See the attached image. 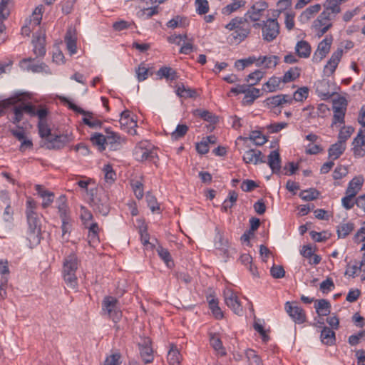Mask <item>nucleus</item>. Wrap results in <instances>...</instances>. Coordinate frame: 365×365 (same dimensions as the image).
I'll use <instances>...</instances> for the list:
<instances>
[{"label": "nucleus", "instance_id": "nucleus-57", "mask_svg": "<svg viewBox=\"0 0 365 365\" xmlns=\"http://www.w3.org/2000/svg\"><path fill=\"white\" fill-rule=\"evenodd\" d=\"M264 75V71L261 70H256L247 76L246 81L248 83H250L249 85L253 86L260 81V80L263 78Z\"/></svg>", "mask_w": 365, "mask_h": 365}, {"label": "nucleus", "instance_id": "nucleus-50", "mask_svg": "<svg viewBox=\"0 0 365 365\" xmlns=\"http://www.w3.org/2000/svg\"><path fill=\"white\" fill-rule=\"evenodd\" d=\"M91 141L93 145L98 146V149L101 151H103L106 149V135L101 133H96L91 137Z\"/></svg>", "mask_w": 365, "mask_h": 365}, {"label": "nucleus", "instance_id": "nucleus-62", "mask_svg": "<svg viewBox=\"0 0 365 365\" xmlns=\"http://www.w3.org/2000/svg\"><path fill=\"white\" fill-rule=\"evenodd\" d=\"M309 89L307 87H301L298 88L293 95L292 101L294 100L296 101H303L308 97Z\"/></svg>", "mask_w": 365, "mask_h": 365}, {"label": "nucleus", "instance_id": "nucleus-37", "mask_svg": "<svg viewBox=\"0 0 365 365\" xmlns=\"http://www.w3.org/2000/svg\"><path fill=\"white\" fill-rule=\"evenodd\" d=\"M32 41L34 45V53L36 56H43L46 53V48L44 46L45 38L41 36H34Z\"/></svg>", "mask_w": 365, "mask_h": 365}, {"label": "nucleus", "instance_id": "nucleus-52", "mask_svg": "<svg viewBox=\"0 0 365 365\" xmlns=\"http://www.w3.org/2000/svg\"><path fill=\"white\" fill-rule=\"evenodd\" d=\"M103 172L104 173L105 181L107 183L111 184L116 180V173L111 165H105L103 168Z\"/></svg>", "mask_w": 365, "mask_h": 365}, {"label": "nucleus", "instance_id": "nucleus-21", "mask_svg": "<svg viewBox=\"0 0 365 365\" xmlns=\"http://www.w3.org/2000/svg\"><path fill=\"white\" fill-rule=\"evenodd\" d=\"M272 173L279 175L281 172V157L278 150H272L266 161Z\"/></svg>", "mask_w": 365, "mask_h": 365}, {"label": "nucleus", "instance_id": "nucleus-23", "mask_svg": "<svg viewBox=\"0 0 365 365\" xmlns=\"http://www.w3.org/2000/svg\"><path fill=\"white\" fill-rule=\"evenodd\" d=\"M343 2L341 0H327L324 4V11L322 13H326V15L330 16L331 18L334 19L335 16L340 13V5Z\"/></svg>", "mask_w": 365, "mask_h": 365}, {"label": "nucleus", "instance_id": "nucleus-14", "mask_svg": "<svg viewBox=\"0 0 365 365\" xmlns=\"http://www.w3.org/2000/svg\"><path fill=\"white\" fill-rule=\"evenodd\" d=\"M120 128L131 135L136 134L135 128L137 127V121L134 118V115L128 110L123 111L120 114L119 120Z\"/></svg>", "mask_w": 365, "mask_h": 365}, {"label": "nucleus", "instance_id": "nucleus-43", "mask_svg": "<svg viewBox=\"0 0 365 365\" xmlns=\"http://www.w3.org/2000/svg\"><path fill=\"white\" fill-rule=\"evenodd\" d=\"M282 78L272 76L262 86V90L267 92H274L279 88Z\"/></svg>", "mask_w": 365, "mask_h": 365}, {"label": "nucleus", "instance_id": "nucleus-20", "mask_svg": "<svg viewBox=\"0 0 365 365\" xmlns=\"http://www.w3.org/2000/svg\"><path fill=\"white\" fill-rule=\"evenodd\" d=\"M106 144L110 146L112 150H118L120 145L125 141L124 138L118 133L113 132L110 128L106 129Z\"/></svg>", "mask_w": 365, "mask_h": 365}, {"label": "nucleus", "instance_id": "nucleus-12", "mask_svg": "<svg viewBox=\"0 0 365 365\" xmlns=\"http://www.w3.org/2000/svg\"><path fill=\"white\" fill-rule=\"evenodd\" d=\"M68 103L69 108H71V110H73V111H75L76 113H81V114H83L85 115V117L83 118V122L86 125H88V127H90L91 128H94V129H97V128H99L101 127L102 122L100 120L95 118L93 116L92 113L85 111L83 108L77 106L76 105H75L74 103H73L70 101H68Z\"/></svg>", "mask_w": 365, "mask_h": 365}, {"label": "nucleus", "instance_id": "nucleus-53", "mask_svg": "<svg viewBox=\"0 0 365 365\" xmlns=\"http://www.w3.org/2000/svg\"><path fill=\"white\" fill-rule=\"evenodd\" d=\"M27 70L31 71L33 73H45L46 74L51 73L48 66L44 63H30L27 66Z\"/></svg>", "mask_w": 365, "mask_h": 365}, {"label": "nucleus", "instance_id": "nucleus-44", "mask_svg": "<svg viewBox=\"0 0 365 365\" xmlns=\"http://www.w3.org/2000/svg\"><path fill=\"white\" fill-rule=\"evenodd\" d=\"M237 197L238 194L235 191H230L227 197L224 200L222 205V211L226 212L229 209L232 208L236 203Z\"/></svg>", "mask_w": 365, "mask_h": 365}, {"label": "nucleus", "instance_id": "nucleus-47", "mask_svg": "<svg viewBox=\"0 0 365 365\" xmlns=\"http://www.w3.org/2000/svg\"><path fill=\"white\" fill-rule=\"evenodd\" d=\"M181 360L180 351L175 346L171 345L170 349L168 353V361L171 365H178Z\"/></svg>", "mask_w": 365, "mask_h": 365}, {"label": "nucleus", "instance_id": "nucleus-58", "mask_svg": "<svg viewBox=\"0 0 365 365\" xmlns=\"http://www.w3.org/2000/svg\"><path fill=\"white\" fill-rule=\"evenodd\" d=\"M187 19L181 16H175L167 23V26L170 29H175L177 27H183L187 24Z\"/></svg>", "mask_w": 365, "mask_h": 365}, {"label": "nucleus", "instance_id": "nucleus-24", "mask_svg": "<svg viewBox=\"0 0 365 365\" xmlns=\"http://www.w3.org/2000/svg\"><path fill=\"white\" fill-rule=\"evenodd\" d=\"M139 349L140 356L145 364L153 361V349L149 339H145L143 343L139 344Z\"/></svg>", "mask_w": 365, "mask_h": 365}, {"label": "nucleus", "instance_id": "nucleus-38", "mask_svg": "<svg viewBox=\"0 0 365 365\" xmlns=\"http://www.w3.org/2000/svg\"><path fill=\"white\" fill-rule=\"evenodd\" d=\"M322 6L319 4L312 5L307 8L299 16V19L302 22H306L312 19L315 14L319 12Z\"/></svg>", "mask_w": 365, "mask_h": 365}, {"label": "nucleus", "instance_id": "nucleus-7", "mask_svg": "<svg viewBox=\"0 0 365 365\" xmlns=\"http://www.w3.org/2000/svg\"><path fill=\"white\" fill-rule=\"evenodd\" d=\"M73 140V136L71 133L53 135L47 141L43 142L42 147L48 150H61Z\"/></svg>", "mask_w": 365, "mask_h": 365}, {"label": "nucleus", "instance_id": "nucleus-4", "mask_svg": "<svg viewBox=\"0 0 365 365\" xmlns=\"http://www.w3.org/2000/svg\"><path fill=\"white\" fill-rule=\"evenodd\" d=\"M29 225L27 239L32 245H37L41 242V222L37 214L31 210L27 212Z\"/></svg>", "mask_w": 365, "mask_h": 365}, {"label": "nucleus", "instance_id": "nucleus-64", "mask_svg": "<svg viewBox=\"0 0 365 365\" xmlns=\"http://www.w3.org/2000/svg\"><path fill=\"white\" fill-rule=\"evenodd\" d=\"M120 359V354L115 352L106 358L104 365H120L121 364Z\"/></svg>", "mask_w": 365, "mask_h": 365}, {"label": "nucleus", "instance_id": "nucleus-46", "mask_svg": "<svg viewBox=\"0 0 365 365\" xmlns=\"http://www.w3.org/2000/svg\"><path fill=\"white\" fill-rule=\"evenodd\" d=\"M156 251H157L159 257H160V259L162 260H163V262L165 263V264L168 267L170 268L174 265V262L172 259V257H171L169 251L167 249L159 245L157 247Z\"/></svg>", "mask_w": 365, "mask_h": 365}, {"label": "nucleus", "instance_id": "nucleus-13", "mask_svg": "<svg viewBox=\"0 0 365 365\" xmlns=\"http://www.w3.org/2000/svg\"><path fill=\"white\" fill-rule=\"evenodd\" d=\"M284 309L296 324H301L306 322V313L302 307L294 304V303L287 302L284 304Z\"/></svg>", "mask_w": 365, "mask_h": 365}, {"label": "nucleus", "instance_id": "nucleus-31", "mask_svg": "<svg viewBox=\"0 0 365 365\" xmlns=\"http://www.w3.org/2000/svg\"><path fill=\"white\" fill-rule=\"evenodd\" d=\"M311 51V46L307 41L301 40L295 46V52L299 58H308Z\"/></svg>", "mask_w": 365, "mask_h": 365}, {"label": "nucleus", "instance_id": "nucleus-32", "mask_svg": "<svg viewBox=\"0 0 365 365\" xmlns=\"http://www.w3.org/2000/svg\"><path fill=\"white\" fill-rule=\"evenodd\" d=\"M260 90L253 88L252 86L248 85V89H246L242 103L245 105H251L253 102L260 96Z\"/></svg>", "mask_w": 365, "mask_h": 365}, {"label": "nucleus", "instance_id": "nucleus-63", "mask_svg": "<svg viewBox=\"0 0 365 365\" xmlns=\"http://www.w3.org/2000/svg\"><path fill=\"white\" fill-rule=\"evenodd\" d=\"M356 197L349 194H345V196L341 198V205L344 209L349 210L352 209L356 205L355 199Z\"/></svg>", "mask_w": 365, "mask_h": 365}, {"label": "nucleus", "instance_id": "nucleus-48", "mask_svg": "<svg viewBox=\"0 0 365 365\" xmlns=\"http://www.w3.org/2000/svg\"><path fill=\"white\" fill-rule=\"evenodd\" d=\"M38 130L39 136L43 139L44 141H47L48 138H51V130L49 128L47 121L46 122H38Z\"/></svg>", "mask_w": 365, "mask_h": 365}, {"label": "nucleus", "instance_id": "nucleus-26", "mask_svg": "<svg viewBox=\"0 0 365 365\" xmlns=\"http://www.w3.org/2000/svg\"><path fill=\"white\" fill-rule=\"evenodd\" d=\"M266 102L270 106L277 107L286 103L292 104V97L289 95L279 94L267 98Z\"/></svg>", "mask_w": 365, "mask_h": 365}, {"label": "nucleus", "instance_id": "nucleus-15", "mask_svg": "<svg viewBox=\"0 0 365 365\" xmlns=\"http://www.w3.org/2000/svg\"><path fill=\"white\" fill-rule=\"evenodd\" d=\"M268 8V4L265 1H258L255 2L247 11L245 16L251 21L257 22L259 21L264 11Z\"/></svg>", "mask_w": 365, "mask_h": 365}, {"label": "nucleus", "instance_id": "nucleus-27", "mask_svg": "<svg viewBox=\"0 0 365 365\" xmlns=\"http://www.w3.org/2000/svg\"><path fill=\"white\" fill-rule=\"evenodd\" d=\"M35 190L38 195L43 199L42 207L46 208L51 205L54 200V193L45 190L43 186L36 185Z\"/></svg>", "mask_w": 365, "mask_h": 365}, {"label": "nucleus", "instance_id": "nucleus-16", "mask_svg": "<svg viewBox=\"0 0 365 365\" xmlns=\"http://www.w3.org/2000/svg\"><path fill=\"white\" fill-rule=\"evenodd\" d=\"M12 0H0V43H2L6 38V26L2 24L3 21L6 19L9 14V4Z\"/></svg>", "mask_w": 365, "mask_h": 365}, {"label": "nucleus", "instance_id": "nucleus-36", "mask_svg": "<svg viewBox=\"0 0 365 365\" xmlns=\"http://www.w3.org/2000/svg\"><path fill=\"white\" fill-rule=\"evenodd\" d=\"M321 341L324 344L331 346L336 341L335 332L331 328L324 327L320 335Z\"/></svg>", "mask_w": 365, "mask_h": 365}, {"label": "nucleus", "instance_id": "nucleus-1", "mask_svg": "<svg viewBox=\"0 0 365 365\" xmlns=\"http://www.w3.org/2000/svg\"><path fill=\"white\" fill-rule=\"evenodd\" d=\"M79 260L77 255L72 252L66 256L63 262L62 275L66 286L72 289H77L78 283L76 272Z\"/></svg>", "mask_w": 365, "mask_h": 365}, {"label": "nucleus", "instance_id": "nucleus-60", "mask_svg": "<svg viewBox=\"0 0 365 365\" xmlns=\"http://www.w3.org/2000/svg\"><path fill=\"white\" fill-rule=\"evenodd\" d=\"M354 241L355 243H362L361 247V250H365V221L363 222L362 226L358 230L354 236Z\"/></svg>", "mask_w": 365, "mask_h": 365}, {"label": "nucleus", "instance_id": "nucleus-19", "mask_svg": "<svg viewBox=\"0 0 365 365\" xmlns=\"http://www.w3.org/2000/svg\"><path fill=\"white\" fill-rule=\"evenodd\" d=\"M242 159L245 163H253L255 165L266 163L262 153L256 149H250L247 150L244 153Z\"/></svg>", "mask_w": 365, "mask_h": 365}, {"label": "nucleus", "instance_id": "nucleus-42", "mask_svg": "<svg viewBox=\"0 0 365 365\" xmlns=\"http://www.w3.org/2000/svg\"><path fill=\"white\" fill-rule=\"evenodd\" d=\"M354 229V224L351 222L341 223L336 227V233L338 238H345Z\"/></svg>", "mask_w": 365, "mask_h": 365}, {"label": "nucleus", "instance_id": "nucleus-56", "mask_svg": "<svg viewBox=\"0 0 365 365\" xmlns=\"http://www.w3.org/2000/svg\"><path fill=\"white\" fill-rule=\"evenodd\" d=\"M354 131V129L353 127L344 126L339 133L338 141L346 144V141L350 138Z\"/></svg>", "mask_w": 365, "mask_h": 365}, {"label": "nucleus", "instance_id": "nucleus-61", "mask_svg": "<svg viewBox=\"0 0 365 365\" xmlns=\"http://www.w3.org/2000/svg\"><path fill=\"white\" fill-rule=\"evenodd\" d=\"M188 131V127L185 124H178L175 130L172 132L171 138L174 140H178L182 138Z\"/></svg>", "mask_w": 365, "mask_h": 365}, {"label": "nucleus", "instance_id": "nucleus-51", "mask_svg": "<svg viewBox=\"0 0 365 365\" xmlns=\"http://www.w3.org/2000/svg\"><path fill=\"white\" fill-rule=\"evenodd\" d=\"M210 344L213 349L218 352L221 356H225L226 351L222 346V343L220 339L215 334H212L210 339Z\"/></svg>", "mask_w": 365, "mask_h": 365}, {"label": "nucleus", "instance_id": "nucleus-30", "mask_svg": "<svg viewBox=\"0 0 365 365\" xmlns=\"http://www.w3.org/2000/svg\"><path fill=\"white\" fill-rule=\"evenodd\" d=\"M279 58L277 56H260L258 57L257 67L264 66V68H274L278 64Z\"/></svg>", "mask_w": 365, "mask_h": 365}, {"label": "nucleus", "instance_id": "nucleus-49", "mask_svg": "<svg viewBox=\"0 0 365 365\" xmlns=\"http://www.w3.org/2000/svg\"><path fill=\"white\" fill-rule=\"evenodd\" d=\"M361 270H363V267L361 266L359 262H357L356 261H355L354 264L349 262L346 264L344 274L354 278L358 275L359 272Z\"/></svg>", "mask_w": 365, "mask_h": 365}, {"label": "nucleus", "instance_id": "nucleus-39", "mask_svg": "<svg viewBox=\"0 0 365 365\" xmlns=\"http://www.w3.org/2000/svg\"><path fill=\"white\" fill-rule=\"evenodd\" d=\"M58 215L61 219L70 218L68 207L65 195H61L56 200Z\"/></svg>", "mask_w": 365, "mask_h": 365}, {"label": "nucleus", "instance_id": "nucleus-29", "mask_svg": "<svg viewBox=\"0 0 365 365\" xmlns=\"http://www.w3.org/2000/svg\"><path fill=\"white\" fill-rule=\"evenodd\" d=\"M156 75L159 79L165 78L168 81H176L179 77L176 71L170 66L160 67Z\"/></svg>", "mask_w": 365, "mask_h": 365}, {"label": "nucleus", "instance_id": "nucleus-5", "mask_svg": "<svg viewBox=\"0 0 365 365\" xmlns=\"http://www.w3.org/2000/svg\"><path fill=\"white\" fill-rule=\"evenodd\" d=\"M280 26L277 20L269 18L262 21V38L267 42H272L279 34Z\"/></svg>", "mask_w": 365, "mask_h": 365}, {"label": "nucleus", "instance_id": "nucleus-55", "mask_svg": "<svg viewBox=\"0 0 365 365\" xmlns=\"http://www.w3.org/2000/svg\"><path fill=\"white\" fill-rule=\"evenodd\" d=\"M177 94L182 98H195L197 96V92L195 90L186 88L183 84L178 86L177 88Z\"/></svg>", "mask_w": 365, "mask_h": 365}, {"label": "nucleus", "instance_id": "nucleus-34", "mask_svg": "<svg viewBox=\"0 0 365 365\" xmlns=\"http://www.w3.org/2000/svg\"><path fill=\"white\" fill-rule=\"evenodd\" d=\"M346 144L337 141L331 145L328 150L329 158L333 160L338 159L345 151Z\"/></svg>", "mask_w": 365, "mask_h": 365}, {"label": "nucleus", "instance_id": "nucleus-6", "mask_svg": "<svg viewBox=\"0 0 365 365\" xmlns=\"http://www.w3.org/2000/svg\"><path fill=\"white\" fill-rule=\"evenodd\" d=\"M133 156L138 161H150L154 163H156L155 159L158 158L156 150L152 145L145 146V143H140L135 147Z\"/></svg>", "mask_w": 365, "mask_h": 365}, {"label": "nucleus", "instance_id": "nucleus-40", "mask_svg": "<svg viewBox=\"0 0 365 365\" xmlns=\"http://www.w3.org/2000/svg\"><path fill=\"white\" fill-rule=\"evenodd\" d=\"M65 42L66 44L67 49L70 52V54L73 55L76 53L77 51L76 37L73 31H67L65 36Z\"/></svg>", "mask_w": 365, "mask_h": 365}, {"label": "nucleus", "instance_id": "nucleus-10", "mask_svg": "<svg viewBox=\"0 0 365 365\" xmlns=\"http://www.w3.org/2000/svg\"><path fill=\"white\" fill-rule=\"evenodd\" d=\"M118 301L113 297L107 296L102 302L103 311L113 321L118 320L121 317V312L118 307Z\"/></svg>", "mask_w": 365, "mask_h": 365}, {"label": "nucleus", "instance_id": "nucleus-28", "mask_svg": "<svg viewBox=\"0 0 365 365\" xmlns=\"http://www.w3.org/2000/svg\"><path fill=\"white\" fill-rule=\"evenodd\" d=\"M329 81L327 80L318 81L315 83L316 93L323 99H328L332 96L334 92L329 90Z\"/></svg>", "mask_w": 365, "mask_h": 365}, {"label": "nucleus", "instance_id": "nucleus-9", "mask_svg": "<svg viewBox=\"0 0 365 365\" xmlns=\"http://www.w3.org/2000/svg\"><path fill=\"white\" fill-rule=\"evenodd\" d=\"M347 101L344 97L333 101L332 110L334 112L332 124H344V117L346 111Z\"/></svg>", "mask_w": 365, "mask_h": 365}, {"label": "nucleus", "instance_id": "nucleus-33", "mask_svg": "<svg viewBox=\"0 0 365 365\" xmlns=\"http://www.w3.org/2000/svg\"><path fill=\"white\" fill-rule=\"evenodd\" d=\"M207 301L215 317L217 319H222L223 313L218 306V299L214 295L210 294L207 297Z\"/></svg>", "mask_w": 365, "mask_h": 365}, {"label": "nucleus", "instance_id": "nucleus-45", "mask_svg": "<svg viewBox=\"0 0 365 365\" xmlns=\"http://www.w3.org/2000/svg\"><path fill=\"white\" fill-rule=\"evenodd\" d=\"M88 229V242L90 245L95 244L99 242L98 237V225L96 222H92L89 225H86Z\"/></svg>", "mask_w": 365, "mask_h": 365}, {"label": "nucleus", "instance_id": "nucleus-2", "mask_svg": "<svg viewBox=\"0 0 365 365\" xmlns=\"http://www.w3.org/2000/svg\"><path fill=\"white\" fill-rule=\"evenodd\" d=\"M225 28L233 32L230 36L235 43H240L244 41L250 33V27L247 19L243 17H235L232 19Z\"/></svg>", "mask_w": 365, "mask_h": 365}, {"label": "nucleus", "instance_id": "nucleus-8", "mask_svg": "<svg viewBox=\"0 0 365 365\" xmlns=\"http://www.w3.org/2000/svg\"><path fill=\"white\" fill-rule=\"evenodd\" d=\"M332 20L334 19L330 16L322 12L312 22L311 29L318 38H320L332 27Z\"/></svg>", "mask_w": 365, "mask_h": 365}, {"label": "nucleus", "instance_id": "nucleus-3", "mask_svg": "<svg viewBox=\"0 0 365 365\" xmlns=\"http://www.w3.org/2000/svg\"><path fill=\"white\" fill-rule=\"evenodd\" d=\"M94 190H90L91 203L93 210L99 214L106 216L110 212L109 197L107 192L101 189L94 195Z\"/></svg>", "mask_w": 365, "mask_h": 365}, {"label": "nucleus", "instance_id": "nucleus-54", "mask_svg": "<svg viewBox=\"0 0 365 365\" xmlns=\"http://www.w3.org/2000/svg\"><path fill=\"white\" fill-rule=\"evenodd\" d=\"M300 76V71L297 67L291 68L286 71L282 77L283 83H288L294 81Z\"/></svg>", "mask_w": 365, "mask_h": 365}, {"label": "nucleus", "instance_id": "nucleus-59", "mask_svg": "<svg viewBox=\"0 0 365 365\" xmlns=\"http://www.w3.org/2000/svg\"><path fill=\"white\" fill-rule=\"evenodd\" d=\"M319 195V191L314 188L302 190L299 193V197L304 201H311L317 199Z\"/></svg>", "mask_w": 365, "mask_h": 365}, {"label": "nucleus", "instance_id": "nucleus-17", "mask_svg": "<svg viewBox=\"0 0 365 365\" xmlns=\"http://www.w3.org/2000/svg\"><path fill=\"white\" fill-rule=\"evenodd\" d=\"M333 41L331 36H327L318 45L317 49L314 53L313 58L316 61H321L329 52Z\"/></svg>", "mask_w": 365, "mask_h": 365}, {"label": "nucleus", "instance_id": "nucleus-22", "mask_svg": "<svg viewBox=\"0 0 365 365\" xmlns=\"http://www.w3.org/2000/svg\"><path fill=\"white\" fill-rule=\"evenodd\" d=\"M354 154L362 157L365 155V133L364 130H359L356 137L353 141Z\"/></svg>", "mask_w": 365, "mask_h": 365}, {"label": "nucleus", "instance_id": "nucleus-11", "mask_svg": "<svg viewBox=\"0 0 365 365\" xmlns=\"http://www.w3.org/2000/svg\"><path fill=\"white\" fill-rule=\"evenodd\" d=\"M223 294L227 306L236 314L242 315L243 313L242 306L240 302L237 293L232 289L227 288L224 290Z\"/></svg>", "mask_w": 365, "mask_h": 365}, {"label": "nucleus", "instance_id": "nucleus-25", "mask_svg": "<svg viewBox=\"0 0 365 365\" xmlns=\"http://www.w3.org/2000/svg\"><path fill=\"white\" fill-rule=\"evenodd\" d=\"M364 179L363 176L358 175L354 177L351 180L349 181L345 194H349L351 195L356 196V195L361 191Z\"/></svg>", "mask_w": 365, "mask_h": 365}, {"label": "nucleus", "instance_id": "nucleus-41", "mask_svg": "<svg viewBox=\"0 0 365 365\" xmlns=\"http://www.w3.org/2000/svg\"><path fill=\"white\" fill-rule=\"evenodd\" d=\"M246 1L232 0V3L227 4L222 9V14L229 16L231 14L237 11L240 8L245 6Z\"/></svg>", "mask_w": 365, "mask_h": 365}, {"label": "nucleus", "instance_id": "nucleus-18", "mask_svg": "<svg viewBox=\"0 0 365 365\" xmlns=\"http://www.w3.org/2000/svg\"><path fill=\"white\" fill-rule=\"evenodd\" d=\"M342 55H343V49L342 48H338L336 51H334L331 54V58H329L327 63L325 65V66L324 68V73L326 76H330L334 73V71H335L341 57H342Z\"/></svg>", "mask_w": 365, "mask_h": 365}, {"label": "nucleus", "instance_id": "nucleus-35", "mask_svg": "<svg viewBox=\"0 0 365 365\" xmlns=\"http://www.w3.org/2000/svg\"><path fill=\"white\" fill-rule=\"evenodd\" d=\"M314 308L319 316H328L331 312V304L328 300L324 299L317 300L314 303Z\"/></svg>", "mask_w": 365, "mask_h": 365}]
</instances>
